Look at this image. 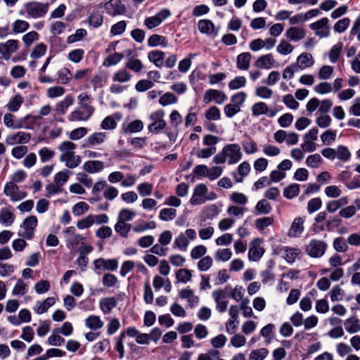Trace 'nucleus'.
Here are the masks:
<instances>
[{"label": "nucleus", "mask_w": 360, "mask_h": 360, "mask_svg": "<svg viewBox=\"0 0 360 360\" xmlns=\"http://www.w3.org/2000/svg\"><path fill=\"white\" fill-rule=\"evenodd\" d=\"M4 192L6 195L10 196L12 201H18L27 196V193L20 191L18 186L13 182L6 183Z\"/></svg>", "instance_id": "0eeeda50"}, {"label": "nucleus", "mask_w": 360, "mask_h": 360, "mask_svg": "<svg viewBox=\"0 0 360 360\" xmlns=\"http://www.w3.org/2000/svg\"><path fill=\"white\" fill-rule=\"evenodd\" d=\"M189 244V241L187 239L184 233H181L175 239L173 245L174 248H179L181 250L185 251Z\"/></svg>", "instance_id": "e433bc0d"}, {"label": "nucleus", "mask_w": 360, "mask_h": 360, "mask_svg": "<svg viewBox=\"0 0 360 360\" xmlns=\"http://www.w3.org/2000/svg\"><path fill=\"white\" fill-rule=\"evenodd\" d=\"M207 192V188L205 184H198L194 189V193L190 200V203L193 205H196L205 202V195Z\"/></svg>", "instance_id": "9d476101"}, {"label": "nucleus", "mask_w": 360, "mask_h": 360, "mask_svg": "<svg viewBox=\"0 0 360 360\" xmlns=\"http://www.w3.org/2000/svg\"><path fill=\"white\" fill-rule=\"evenodd\" d=\"M269 351L266 348H260L251 352L249 360H263L268 355Z\"/></svg>", "instance_id": "5fc2aeb1"}, {"label": "nucleus", "mask_w": 360, "mask_h": 360, "mask_svg": "<svg viewBox=\"0 0 360 360\" xmlns=\"http://www.w3.org/2000/svg\"><path fill=\"white\" fill-rule=\"evenodd\" d=\"M89 24L94 27H99L103 22V15L98 12H94L89 17Z\"/></svg>", "instance_id": "0e129e2a"}, {"label": "nucleus", "mask_w": 360, "mask_h": 360, "mask_svg": "<svg viewBox=\"0 0 360 360\" xmlns=\"http://www.w3.org/2000/svg\"><path fill=\"white\" fill-rule=\"evenodd\" d=\"M165 56V52L159 50H153L148 52V58L150 62L153 63L156 67L161 68L163 65Z\"/></svg>", "instance_id": "f3484780"}, {"label": "nucleus", "mask_w": 360, "mask_h": 360, "mask_svg": "<svg viewBox=\"0 0 360 360\" xmlns=\"http://www.w3.org/2000/svg\"><path fill=\"white\" fill-rule=\"evenodd\" d=\"M142 62L139 59H135L133 58H129L126 63V68L135 72H139L143 69Z\"/></svg>", "instance_id": "8fccbe9b"}, {"label": "nucleus", "mask_w": 360, "mask_h": 360, "mask_svg": "<svg viewBox=\"0 0 360 360\" xmlns=\"http://www.w3.org/2000/svg\"><path fill=\"white\" fill-rule=\"evenodd\" d=\"M304 221L301 217H296L290 226L289 236L292 237L299 236L304 231Z\"/></svg>", "instance_id": "6ab92c4d"}, {"label": "nucleus", "mask_w": 360, "mask_h": 360, "mask_svg": "<svg viewBox=\"0 0 360 360\" xmlns=\"http://www.w3.org/2000/svg\"><path fill=\"white\" fill-rule=\"evenodd\" d=\"M30 139L31 136L30 134L18 131L15 134L8 136L6 139V143L8 145L27 143L30 141Z\"/></svg>", "instance_id": "9b49d317"}, {"label": "nucleus", "mask_w": 360, "mask_h": 360, "mask_svg": "<svg viewBox=\"0 0 360 360\" xmlns=\"http://www.w3.org/2000/svg\"><path fill=\"white\" fill-rule=\"evenodd\" d=\"M136 213L129 209H122L119 212L118 221H122L124 222L129 221L135 217Z\"/></svg>", "instance_id": "774afa93"}, {"label": "nucleus", "mask_w": 360, "mask_h": 360, "mask_svg": "<svg viewBox=\"0 0 360 360\" xmlns=\"http://www.w3.org/2000/svg\"><path fill=\"white\" fill-rule=\"evenodd\" d=\"M15 116L11 113H6L4 117V124L11 129H17L24 127L22 120L14 121Z\"/></svg>", "instance_id": "4be33fe9"}, {"label": "nucleus", "mask_w": 360, "mask_h": 360, "mask_svg": "<svg viewBox=\"0 0 360 360\" xmlns=\"http://www.w3.org/2000/svg\"><path fill=\"white\" fill-rule=\"evenodd\" d=\"M73 103L74 98L70 95H68L64 100L56 104V110L58 114L63 115L65 113L67 109L73 104Z\"/></svg>", "instance_id": "bb28decb"}, {"label": "nucleus", "mask_w": 360, "mask_h": 360, "mask_svg": "<svg viewBox=\"0 0 360 360\" xmlns=\"http://www.w3.org/2000/svg\"><path fill=\"white\" fill-rule=\"evenodd\" d=\"M117 306V300L114 297L102 299L100 301V307L105 314H109Z\"/></svg>", "instance_id": "393cba45"}, {"label": "nucleus", "mask_w": 360, "mask_h": 360, "mask_svg": "<svg viewBox=\"0 0 360 360\" xmlns=\"http://www.w3.org/2000/svg\"><path fill=\"white\" fill-rule=\"evenodd\" d=\"M23 102L24 99L22 96L16 94L10 100L6 107L9 111L16 112L19 110Z\"/></svg>", "instance_id": "473e14b6"}, {"label": "nucleus", "mask_w": 360, "mask_h": 360, "mask_svg": "<svg viewBox=\"0 0 360 360\" xmlns=\"http://www.w3.org/2000/svg\"><path fill=\"white\" fill-rule=\"evenodd\" d=\"M272 207L270 203L265 199L260 200L255 207L254 213L258 214H268L271 212Z\"/></svg>", "instance_id": "412c9836"}, {"label": "nucleus", "mask_w": 360, "mask_h": 360, "mask_svg": "<svg viewBox=\"0 0 360 360\" xmlns=\"http://www.w3.org/2000/svg\"><path fill=\"white\" fill-rule=\"evenodd\" d=\"M56 302L54 297H48L44 300L42 302H38L39 304L36 312L39 314L45 313L49 307L53 306Z\"/></svg>", "instance_id": "49530a36"}, {"label": "nucleus", "mask_w": 360, "mask_h": 360, "mask_svg": "<svg viewBox=\"0 0 360 360\" xmlns=\"http://www.w3.org/2000/svg\"><path fill=\"white\" fill-rule=\"evenodd\" d=\"M327 243L323 240L312 239L305 247V252L311 257H322L327 249Z\"/></svg>", "instance_id": "7ed1b4c3"}, {"label": "nucleus", "mask_w": 360, "mask_h": 360, "mask_svg": "<svg viewBox=\"0 0 360 360\" xmlns=\"http://www.w3.org/2000/svg\"><path fill=\"white\" fill-rule=\"evenodd\" d=\"M323 159L318 153L309 155L306 160V164L308 167L311 168H316L322 163Z\"/></svg>", "instance_id": "13d9d810"}, {"label": "nucleus", "mask_w": 360, "mask_h": 360, "mask_svg": "<svg viewBox=\"0 0 360 360\" xmlns=\"http://www.w3.org/2000/svg\"><path fill=\"white\" fill-rule=\"evenodd\" d=\"M242 156L240 146L237 143H230L226 145L222 150L214 157L213 161L216 164H224L228 158V163L233 165L238 162Z\"/></svg>", "instance_id": "f257e3e1"}, {"label": "nucleus", "mask_w": 360, "mask_h": 360, "mask_svg": "<svg viewBox=\"0 0 360 360\" xmlns=\"http://www.w3.org/2000/svg\"><path fill=\"white\" fill-rule=\"evenodd\" d=\"M14 214L8 208L4 207L0 211V223L10 226L14 221Z\"/></svg>", "instance_id": "c756f323"}, {"label": "nucleus", "mask_w": 360, "mask_h": 360, "mask_svg": "<svg viewBox=\"0 0 360 360\" xmlns=\"http://www.w3.org/2000/svg\"><path fill=\"white\" fill-rule=\"evenodd\" d=\"M305 30L297 27H291L286 31V37L290 41H299L304 38Z\"/></svg>", "instance_id": "a211bd4d"}, {"label": "nucleus", "mask_w": 360, "mask_h": 360, "mask_svg": "<svg viewBox=\"0 0 360 360\" xmlns=\"http://www.w3.org/2000/svg\"><path fill=\"white\" fill-rule=\"evenodd\" d=\"M300 193V185L292 184L287 186L283 190V196L287 199H292Z\"/></svg>", "instance_id": "c9c22d12"}, {"label": "nucleus", "mask_w": 360, "mask_h": 360, "mask_svg": "<svg viewBox=\"0 0 360 360\" xmlns=\"http://www.w3.org/2000/svg\"><path fill=\"white\" fill-rule=\"evenodd\" d=\"M106 137L105 132H95L90 135L86 139V146H94L104 142Z\"/></svg>", "instance_id": "a878e982"}, {"label": "nucleus", "mask_w": 360, "mask_h": 360, "mask_svg": "<svg viewBox=\"0 0 360 360\" xmlns=\"http://www.w3.org/2000/svg\"><path fill=\"white\" fill-rule=\"evenodd\" d=\"M148 45L150 47L157 46L158 45L162 47H166L168 45V42L165 37L154 34L148 38Z\"/></svg>", "instance_id": "c85d7f7f"}, {"label": "nucleus", "mask_w": 360, "mask_h": 360, "mask_svg": "<svg viewBox=\"0 0 360 360\" xmlns=\"http://www.w3.org/2000/svg\"><path fill=\"white\" fill-rule=\"evenodd\" d=\"M176 216V210L173 208H164L159 213V218L162 221H172Z\"/></svg>", "instance_id": "4c0bfd02"}, {"label": "nucleus", "mask_w": 360, "mask_h": 360, "mask_svg": "<svg viewBox=\"0 0 360 360\" xmlns=\"http://www.w3.org/2000/svg\"><path fill=\"white\" fill-rule=\"evenodd\" d=\"M85 238L80 234H76L73 237L70 238L67 240V246L68 248L75 249L79 244L83 245Z\"/></svg>", "instance_id": "4d7b16f0"}, {"label": "nucleus", "mask_w": 360, "mask_h": 360, "mask_svg": "<svg viewBox=\"0 0 360 360\" xmlns=\"http://www.w3.org/2000/svg\"><path fill=\"white\" fill-rule=\"evenodd\" d=\"M348 203L347 198L342 197L338 200H330L326 205V210L330 213L335 212L339 208Z\"/></svg>", "instance_id": "b1692460"}, {"label": "nucleus", "mask_w": 360, "mask_h": 360, "mask_svg": "<svg viewBox=\"0 0 360 360\" xmlns=\"http://www.w3.org/2000/svg\"><path fill=\"white\" fill-rule=\"evenodd\" d=\"M207 120H219L221 118L219 109L216 106H212L205 113Z\"/></svg>", "instance_id": "680f3d73"}, {"label": "nucleus", "mask_w": 360, "mask_h": 360, "mask_svg": "<svg viewBox=\"0 0 360 360\" xmlns=\"http://www.w3.org/2000/svg\"><path fill=\"white\" fill-rule=\"evenodd\" d=\"M349 23L350 20L348 18L340 19L334 25V31L335 32L342 33L348 28Z\"/></svg>", "instance_id": "69168bd1"}, {"label": "nucleus", "mask_w": 360, "mask_h": 360, "mask_svg": "<svg viewBox=\"0 0 360 360\" xmlns=\"http://www.w3.org/2000/svg\"><path fill=\"white\" fill-rule=\"evenodd\" d=\"M70 174H71V172L68 169L56 173L54 176V182L62 188L68 181Z\"/></svg>", "instance_id": "ea45409f"}, {"label": "nucleus", "mask_w": 360, "mask_h": 360, "mask_svg": "<svg viewBox=\"0 0 360 360\" xmlns=\"http://www.w3.org/2000/svg\"><path fill=\"white\" fill-rule=\"evenodd\" d=\"M131 75L126 70H120L112 76L113 82H127L131 79Z\"/></svg>", "instance_id": "de8ad7c7"}, {"label": "nucleus", "mask_w": 360, "mask_h": 360, "mask_svg": "<svg viewBox=\"0 0 360 360\" xmlns=\"http://www.w3.org/2000/svg\"><path fill=\"white\" fill-rule=\"evenodd\" d=\"M104 167L103 162L99 160H89L84 165V169L89 173H96L101 171Z\"/></svg>", "instance_id": "5701e85b"}, {"label": "nucleus", "mask_w": 360, "mask_h": 360, "mask_svg": "<svg viewBox=\"0 0 360 360\" xmlns=\"http://www.w3.org/2000/svg\"><path fill=\"white\" fill-rule=\"evenodd\" d=\"M198 27L202 34L213 36H217L218 34V30H215L214 23L208 19L200 20L198 22Z\"/></svg>", "instance_id": "ddd939ff"}, {"label": "nucleus", "mask_w": 360, "mask_h": 360, "mask_svg": "<svg viewBox=\"0 0 360 360\" xmlns=\"http://www.w3.org/2000/svg\"><path fill=\"white\" fill-rule=\"evenodd\" d=\"M143 122L141 120H135L129 123H123L122 130L124 134H134L142 131Z\"/></svg>", "instance_id": "dca6fc26"}, {"label": "nucleus", "mask_w": 360, "mask_h": 360, "mask_svg": "<svg viewBox=\"0 0 360 360\" xmlns=\"http://www.w3.org/2000/svg\"><path fill=\"white\" fill-rule=\"evenodd\" d=\"M49 8V3L44 4L37 1H30L25 5L26 13L33 18L44 17L48 12Z\"/></svg>", "instance_id": "f03ea898"}, {"label": "nucleus", "mask_w": 360, "mask_h": 360, "mask_svg": "<svg viewBox=\"0 0 360 360\" xmlns=\"http://www.w3.org/2000/svg\"><path fill=\"white\" fill-rule=\"evenodd\" d=\"M314 59L311 54L308 53H301L297 58V63H295L297 71L309 68L314 65Z\"/></svg>", "instance_id": "2eb2a0df"}, {"label": "nucleus", "mask_w": 360, "mask_h": 360, "mask_svg": "<svg viewBox=\"0 0 360 360\" xmlns=\"http://www.w3.org/2000/svg\"><path fill=\"white\" fill-rule=\"evenodd\" d=\"M39 38V34L35 31H31L25 34L22 37V41L25 46L27 48L32 45V44L37 41Z\"/></svg>", "instance_id": "e2e57ef3"}, {"label": "nucleus", "mask_w": 360, "mask_h": 360, "mask_svg": "<svg viewBox=\"0 0 360 360\" xmlns=\"http://www.w3.org/2000/svg\"><path fill=\"white\" fill-rule=\"evenodd\" d=\"M232 252L229 248L218 250L214 255V258L217 261L226 262L231 259Z\"/></svg>", "instance_id": "3c124183"}, {"label": "nucleus", "mask_w": 360, "mask_h": 360, "mask_svg": "<svg viewBox=\"0 0 360 360\" xmlns=\"http://www.w3.org/2000/svg\"><path fill=\"white\" fill-rule=\"evenodd\" d=\"M275 63L271 53L260 56L255 62V65L259 68L269 69Z\"/></svg>", "instance_id": "aec40b11"}, {"label": "nucleus", "mask_w": 360, "mask_h": 360, "mask_svg": "<svg viewBox=\"0 0 360 360\" xmlns=\"http://www.w3.org/2000/svg\"><path fill=\"white\" fill-rule=\"evenodd\" d=\"M178 101L177 97L171 92L164 94L159 99V103L162 106L176 103Z\"/></svg>", "instance_id": "58836bf2"}, {"label": "nucleus", "mask_w": 360, "mask_h": 360, "mask_svg": "<svg viewBox=\"0 0 360 360\" xmlns=\"http://www.w3.org/2000/svg\"><path fill=\"white\" fill-rule=\"evenodd\" d=\"M86 326L91 330H98L103 327V322L100 317L95 315H91L85 320Z\"/></svg>", "instance_id": "7c9ffc66"}, {"label": "nucleus", "mask_w": 360, "mask_h": 360, "mask_svg": "<svg viewBox=\"0 0 360 360\" xmlns=\"http://www.w3.org/2000/svg\"><path fill=\"white\" fill-rule=\"evenodd\" d=\"M251 54L248 52L242 53L237 57V68L240 70H246L250 67Z\"/></svg>", "instance_id": "cd10ccee"}, {"label": "nucleus", "mask_w": 360, "mask_h": 360, "mask_svg": "<svg viewBox=\"0 0 360 360\" xmlns=\"http://www.w3.org/2000/svg\"><path fill=\"white\" fill-rule=\"evenodd\" d=\"M38 220L37 217L30 216L27 217L22 222L21 227L23 228L24 231L22 233H19V236L23 238L30 240L34 236V231L37 227Z\"/></svg>", "instance_id": "39448f33"}, {"label": "nucleus", "mask_w": 360, "mask_h": 360, "mask_svg": "<svg viewBox=\"0 0 360 360\" xmlns=\"http://www.w3.org/2000/svg\"><path fill=\"white\" fill-rule=\"evenodd\" d=\"M27 285L22 279H18L13 289L12 294L13 295H23L27 292Z\"/></svg>", "instance_id": "bf43d9fd"}, {"label": "nucleus", "mask_w": 360, "mask_h": 360, "mask_svg": "<svg viewBox=\"0 0 360 360\" xmlns=\"http://www.w3.org/2000/svg\"><path fill=\"white\" fill-rule=\"evenodd\" d=\"M191 271L187 269H181L176 272V278L179 282L186 283L191 281Z\"/></svg>", "instance_id": "a18cd8bd"}, {"label": "nucleus", "mask_w": 360, "mask_h": 360, "mask_svg": "<svg viewBox=\"0 0 360 360\" xmlns=\"http://www.w3.org/2000/svg\"><path fill=\"white\" fill-rule=\"evenodd\" d=\"M18 49V43L15 39H9L6 43L0 44V54L5 60H9L12 53Z\"/></svg>", "instance_id": "1a4fd4ad"}, {"label": "nucleus", "mask_w": 360, "mask_h": 360, "mask_svg": "<svg viewBox=\"0 0 360 360\" xmlns=\"http://www.w3.org/2000/svg\"><path fill=\"white\" fill-rule=\"evenodd\" d=\"M345 328L348 333H355L360 330V324L356 318H349L345 321Z\"/></svg>", "instance_id": "f704fd0d"}, {"label": "nucleus", "mask_w": 360, "mask_h": 360, "mask_svg": "<svg viewBox=\"0 0 360 360\" xmlns=\"http://www.w3.org/2000/svg\"><path fill=\"white\" fill-rule=\"evenodd\" d=\"M231 291V286L226 285L224 289H219L212 292L214 299L219 298V300H224L230 297V292Z\"/></svg>", "instance_id": "864d4df0"}, {"label": "nucleus", "mask_w": 360, "mask_h": 360, "mask_svg": "<svg viewBox=\"0 0 360 360\" xmlns=\"http://www.w3.org/2000/svg\"><path fill=\"white\" fill-rule=\"evenodd\" d=\"M241 145L247 154H252L257 151V143L250 136H247V139L242 141Z\"/></svg>", "instance_id": "72a5a7b5"}, {"label": "nucleus", "mask_w": 360, "mask_h": 360, "mask_svg": "<svg viewBox=\"0 0 360 360\" xmlns=\"http://www.w3.org/2000/svg\"><path fill=\"white\" fill-rule=\"evenodd\" d=\"M343 44L342 42H339L337 44L333 46L329 53V58L332 63H336L339 58V56L342 52Z\"/></svg>", "instance_id": "37998d69"}, {"label": "nucleus", "mask_w": 360, "mask_h": 360, "mask_svg": "<svg viewBox=\"0 0 360 360\" xmlns=\"http://www.w3.org/2000/svg\"><path fill=\"white\" fill-rule=\"evenodd\" d=\"M268 106L264 102H258L255 103L252 107V114L253 116L257 117L263 114H267Z\"/></svg>", "instance_id": "a19ab883"}, {"label": "nucleus", "mask_w": 360, "mask_h": 360, "mask_svg": "<svg viewBox=\"0 0 360 360\" xmlns=\"http://www.w3.org/2000/svg\"><path fill=\"white\" fill-rule=\"evenodd\" d=\"M259 240L258 238H255L250 243L248 252V258L252 261L256 262L259 260L264 252V248L259 245Z\"/></svg>", "instance_id": "4468645a"}, {"label": "nucleus", "mask_w": 360, "mask_h": 360, "mask_svg": "<svg viewBox=\"0 0 360 360\" xmlns=\"http://www.w3.org/2000/svg\"><path fill=\"white\" fill-rule=\"evenodd\" d=\"M103 7L106 13L112 17L126 13V7L121 0H109L104 4Z\"/></svg>", "instance_id": "20e7f679"}, {"label": "nucleus", "mask_w": 360, "mask_h": 360, "mask_svg": "<svg viewBox=\"0 0 360 360\" xmlns=\"http://www.w3.org/2000/svg\"><path fill=\"white\" fill-rule=\"evenodd\" d=\"M127 27V22L125 20H121L112 25L110 28V34L116 36L120 35L124 32Z\"/></svg>", "instance_id": "6e6d98bb"}, {"label": "nucleus", "mask_w": 360, "mask_h": 360, "mask_svg": "<svg viewBox=\"0 0 360 360\" xmlns=\"http://www.w3.org/2000/svg\"><path fill=\"white\" fill-rule=\"evenodd\" d=\"M328 19L323 18L321 20L309 25L310 29L315 31L316 35L321 38L327 37L330 34V27Z\"/></svg>", "instance_id": "423d86ee"}, {"label": "nucleus", "mask_w": 360, "mask_h": 360, "mask_svg": "<svg viewBox=\"0 0 360 360\" xmlns=\"http://www.w3.org/2000/svg\"><path fill=\"white\" fill-rule=\"evenodd\" d=\"M322 205V200L320 198H314L309 200L307 203V212L309 214L319 210Z\"/></svg>", "instance_id": "338daca9"}, {"label": "nucleus", "mask_w": 360, "mask_h": 360, "mask_svg": "<svg viewBox=\"0 0 360 360\" xmlns=\"http://www.w3.org/2000/svg\"><path fill=\"white\" fill-rule=\"evenodd\" d=\"M76 147V144L70 141L62 142L58 147V150L62 152L59 158L60 161H65L70 158V155L75 154L74 150Z\"/></svg>", "instance_id": "f8f14e48"}, {"label": "nucleus", "mask_w": 360, "mask_h": 360, "mask_svg": "<svg viewBox=\"0 0 360 360\" xmlns=\"http://www.w3.org/2000/svg\"><path fill=\"white\" fill-rule=\"evenodd\" d=\"M131 229V225L122 221H117L115 225V231L117 234L123 238H127L128 236V233Z\"/></svg>", "instance_id": "2f4dec72"}, {"label": "nucleus", "mask_w": 360, "mask_h": 360, "mask_svg": "<svg viewBox=\"0 0 360 360\" xmlns=\"http://www.w3.org/2000/svg\"><path fill=\"white\" fill-rule=\"evenodd\" d=\"M273 223V217H264L256 219L255 226L259 231H263L266 227L271 225Z\"/></svg>", "instance_id": "603ef678"}, {"label": "nucleus", "mask_w": 360, "mask_h": 360, "mask_svg": "<svg viewBox=\"0 0 360 360\" xmlns=\"http://www.w3.org/2000/svg\"><path fill=\"white\" fill-rule=\"evenodd\" d=\"M87 32L84 29H77L75 34L70 35L67 39L68 44H72L76 41H79L82 40L86 35Z\"/></svg>", "instance_id": "052dcab7"}, {"label": "nucleus", "mask_w": 360, "mask_h": 360, "mask_svg": "<svg viewBox=\"0 0 360 360\" xmlns=\"http://www.w3.org/2000/svg\"><path fill=\"white\" fill-rule=\"evenodd\" d=\"M246 78L244 76H238L229 83V88L231 90H236L244 87L246 85Z\"/></svg>", "instance_id": "79ce46f5"}, {"label": "nucleus", "mask_w": 360, "mask_h": 360, "mask_svg": "<svg viewBox=\"0 0 360 360\" xmlns=\"http://www.w3.org/2000/svg\"><path fill=\"white\" fill-rule=\"evenodd\" d=\"M226 99L227 96L223 91L212 89L207 90L203 97L205 103H209L212 101H214L217 104H222Z\"/></svg>", "instance_id": "6e6552de"}, {"label": "nucleus", "mask_w": 360, "mask_h": 360, "mask_svg": "<svg viewBox=\"0 0 360 360\" xmlns=\"http://www.w3.org/2000/svg\"><path fill=\"white\" fill-rule=\"evenodd\" d=\"M336 157L340 160L347 162L350 159L351 153L347 147L339 146L336 150Z\"/></svg>", "instance_id": "c03bdc74"}, {"label": "nucleus", "mask_w": 360, "mask_h": 360, "mask_svg": "<svg viewBox=\"0 0 360 360\" xmlns=\"http://www.w3.org/2000/svg\"><path fill=\"white\" fill-rule=\"evenodd\" d=\"M55 151L47 147H44L39 150V155L41 162L43 163L49 161L55 156Z\"/></svg>", "instance_id": "09e8293b"}]
</instances>
